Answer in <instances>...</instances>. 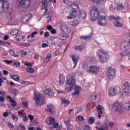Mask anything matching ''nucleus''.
Here are the masks:
<instances>
[{
  "mask_svg": "<svg viewBox=\"0 0 130 130\" xmlns=\"http://www.w3.org/2000/svg\"><path fill=\"white\" fill-rule=\"evenodd\" d=\"M69 12H71L67 16V20H72L80 15L79 5L76 3L71 4L68 7Z\"/></svg>",
  "mask_w": 130,
  "mask_h": 130,
  "instance_id": "nucleus-1",
  "label": "nucleus"
},
{
  "mask_svg": "<svg viewBox=\"0 0 130 130\" xmlns=\"http://www.w3.org/2000/svg\"><path fill=\"white\" fill-rule=\"evenodd\" d=\"M96 56L101 62H106L109 59V55L107 52L101 49L98 50Z\"/></svg>",
  "mask_w": 130,
  "mask_h": 130,
  "instance_id": "nucleus-2",
  "label": "nucleus"
},
{
  "mask_svg": "<svg viewBox=\"0 0 130 130\" xmlns=\"http://www.w3.org/2000/svg\"><path fill=\"white\" fill-rule=\"evenodd\" d=\"M113 108L115 112H117L119 114H123L125 112V109L123 107V106L120 103H119L118 101L114 103Z\"/></svg>",
  "mask_w": 130,
  "mask_h": 130,
  "instance_id": "nucleus-3",
  "label": "nucleus"
},
{
  "mask_svg": "<svg viewBox=\"0 0 130 130\" xmlns=\"http://www.w3.org/2000/svg\"><path fill=\"white\" fill-rule=\"evenodd\" d=\"M109 19L110 21H112V22H113L115 27H121L123 26L122 23L119 21L121 20V18H120L119 16L115 17L113 15H110Z\"/></svg>",
  "mask_w": 130,
  "mask_h": 130,
  "instance_id": "nucleus-4",
  "label": "nucleus"
},
{
  "mask_svg": "<svg viewBox=\"0 0 130 130\" xmlns=\"http://www.w3.org/2000/svg\"><path fill=\"white\" fill-rule=\"evenodd\" d=\"M100 15H102L101 13L98 11V9L96 7H93L90 10L89 17L91 21H96L97 18H98Z\"/></svg>",
  "mask_w": 130,
  "mask_h": 130,
  "instance_id": "nucleus-5",
  "label": "nucleus"
},
{
  "mask_svg": "<svg viewBox=\"0 0 130 130\" xmlns=\"http://www.w3.org/2000/svg\"><path fill=\"white\" fill-rule=\"evenodd\" d=\"M34 100L36 102L37 106H41L44 104V97L39 93H35V97Z\"/></svg>",
  "mask_w": 130,
  "mask_h": 130,
  "instance_id": "nucleus-6",
  "label": "nucleus"
},
{
  "mask_svg": "<svg viewBox=\"0 0 130 130\" xmlns=\"http://www.w3.org/2000/svg\"><path fill=\"white\" fill-rule=\"evenodd\" d=\"M17 2H20L19 5L20 8L23 11H27L31 4V0H17Z\"/></svg>",
  "mask_w": 130,
  "mask_h": 130,
  "instance_id": "nucleus-7",
  "label": "nucleus"
},
{
  "mask_svg": "<svg viewBox=\"0 0 130 130\" xmlns=\"http://www.w3.org/2000/svg\"><path fill=\"white\" fill-rule=\"evenodd\" d=\"M67 83L70 86L69 87L67 88V91L71 92L73 90V87L76 84V78L73 76H69Z\"/></svg>",
  "mask_w": 130,
  "mask_h": 130,
  "instance_id": "nucleus-8",
  "label": "nucleus"
},
{
  "mask_svg": "<svg viewBox=\"0 0 130 130\" xmlns=\"http://www.w3.org/2000/svg\"><path fill=\"white\" fill-rule=\"evenodd\" d=\"M120 92V87L119 86H115V87H111L109 89V95L110 97H113L117 95Z\"/></svg>",
  "mask_w": 130,
  "mask_h": 130,
  "instance_id": "nucleus-9",
  "label": "nucleus"
},
{
  "mask_svg": "<svg viewBox=\"0 0 130 130\" xmlns=\"http://www.w3.org/2000/svg\"><path fill=\"white\" fill-rule=\"evenodd\" d=\"M107 18L104 15H100L98 18L97 23L100 26H106L107 25Z\"/></svg>",
  "mask_w": 130,
  "mask_h": 130,
  "instance_id": "nucleus-10",
  "label": "nucleus"
},
{
  "mask_svg": "<svg viewBox=\"0 0 130 130\" xmlns=\"http://www.w3.org/2000/svg\"><path fill=\"white\" fill-rule=\"evenodd\" d=\"M115 69H113L111 67L108 68L107 76L110 80H113L115 78Z\"/></svg>",
  "mask_w": 130,
  "mask_h": 130,
  "instance_id": "nucleus-11",
  "label": "nucleus"
},
{
  "mask_svg": "<svg viewBox=\"0 0 130 130\" xmlns=\"http://www.w3.org/2000/svg\"><path fill=\"white\" fill-rule=\"evenodd\" d=\"M87 72L89 74H95V75H97L100 72V68L95 66H89Z\"/></svg>",
  "mask_w": 130,
  "mask_h": 130,
  "instance_id": "nucleus-12",
  "label": "nucleus"
},
{
  "mask_svg": "<svg viewBox=\"0 0 130 130\" xmlns=\"http://www.w3.org/2000/svg\"><path fill=\"white\" fill-rule=\"evenodd\" d=\"M82 90L81 87L76 85L74 88V91L72 93V97L73 98H79L80 96V92Z\"/></svg>",
  "mask_w": 130,
  "mask_h": 130,
  "instance_id": "nucleus-13",
  "label": "nucleus"
},
{
  "mask_svg": "<svg viewBox=\"0 0 130 130\" xmlns=\"http://www.w3.org/2000/svg\"><path fill=\"white\" fill-rule=\"evenodd\" d=\"M2 8L3 12L5 13L9 12V10H10V3L7 0L2 3Z\"/></svg>",
  "mask_w": 130,
  "mask_h": 130,
  "instance_id": "nucleus-14",
  "label": "nucleus"
},
{
  "mask_svg": "<svg viewBox=\"0 0 130 130\" xmlns=\"http://www.w3.org/2000/svg\"><path fill=\"white\" fill-rule=\"evenodd\" d=\"M60 28L64 33H66V34H70V33H71V30H70V28L68 25L61 23Z\"/></svg>",
  "mask_w": 130,
  "mask_h": 130,
  "instance_id": "nucleus-15",
  "label": "nucleus"
},
{
  "mask_svg": "<svg viewBox=\"0 0 130 130\" xmlns=\"http://www.w3.org/2000/svg\"><path fill=\"white\" fill-rule=\"evenodd\" d=\"M96 108L99 114V118H101V116L102 114H103V111H102V110H103V107H102L101 105H99L96 106Z\"/></svg>",
  "mask_w": 130,
  "mask_h": 130,
  "instance_id": "nucleus-16",
  "label": "nucleus"
},
{
  "mask_svg": "<svg viewBox=\"0 0 130 130\" xmlns=\"http://www.w3.org/2000/svg\"><path fill=\"white\" fill-rule=\"evenodd\" d=\"M44 93L45 95H47L48 96H51V97H52V96H54V93L50 88H46L45 90Z\"/></svg>",
  "mask_w": 130,
  "mask_h": 130,
  "instance_id": "nucleus-17",
  "label": "nucleus"
},
{
  "mask_svg": "<svg viewBox=\"0 0 130 130\" xmlns=\"http://www.w3.org/2000/svg\"><path fill=\"white\" fill-rule=\"evenodd\" d=\"M123 90L127 95H130V85L129 84L126 83L124 85Z\"/></svg>",
  "mask_w": 130,
  "mask_h": 130,
  "instance_id": "nucleus-18",
  "label": "nucleus"
},
{
  "mask_svg": "<svg viewBox=\"0 0 130 130\" xmlns=\"http://www.w3.org/2000/svg\"><path fill=\"white\" fill-rule=\"evenodd\" d=\"M71 58L75 63L74 68H76L77 67V64H78V62L79 61V57H77V55L74 54L71 56Z\"/></svg>",
  "mask_w": 130,
  "mask_h": 130,
  "instance_id": "nucleus-19",
  "label": "nucleus"
},
{
  "mask_svg": "<svg viewBox=\"0 0 130 130\" xmlns=\"http://www.w3.org/2000/svg\"><path fill=\"white\" fill-rule=\"evenodd\" d=\"M74 49L76 51H82L83 50V49H86V46H85L84 45L77 46L74 47Z\"/></svg>",
  "mask_w": 130,
  "mask_h": 130,
  "instance_id": "nucleus-20",
  "label": "nucleus"
},
{
  "mask_svg": "<svg viewBox=\"0 0 130 130\" xmlns=\"http://www.w3.org/2000/svg\"><path fill=\"white\" fill-rule=\"evenodd\" d=\"M47 110L48 112H50V113H54V112H55L54 107H53V105L51 104L48 105Z\"/></svg>",
  "mask_w": 130,
  "mask_h": 130,
  "instance_id": "nucleus-21",
  "label": "nucleus"
},
{
  "mask_svg": "<svg viewBox=\"0 0 130 130\" xmlns=\"http://www.w3.org/2000/svg\"><path fill=\"white\" fill-rule=\"evenodd\" d=\"M46 121L48 124H53L55 122V120L54 118L49 117L46 119Z\"/></svg>",
  "mask_w": 130,
  "mask_h": 130,
  "instance_id": "nucleus-22",
  "label": "nucleus"
},
{
  "mask_svg": "<svg viewBox=\"0 0 130 130\" xmlns=\"http://www.w3.org/2000/svg\"><path fill=\"white\" fill-rule=\"evenodd\" d=\"M68 37L69 36L64 34H60L58 35V38L59 39H60V40H66V39H68Z\"/></svg>",
  "mask_w": 130,
  "mask_h": 130,
  "instance_id": "nucleus-23",
  "label": "nucleus"
},
{
  "mask_svg": "<svg viewBox=\"0 0 130 130\" xmlns=\"http://www.w3.org/2000/svg\"><path fill=\"white\" fill-rule=\"evenodd\" d=\"M65 79L64 76L62 74L59 75V83L60 85H63L64 83Z\"/></svg>",
  "mask_w": 130,
  "mask_h": 130,
  "instance_id": "nucleus-24",
  "label": "nucleus"
},
{
  "mask_svg": "<svg viewBox=\"0 0 130 130\" xmlns=\"http://www.w3.org/2000/svg\"><path fill=\"white\" fill-rule=\"evenodd\" d=\"M25 38V36L22 35L21 34L18 33L16 37L17 41H22L23 39Z\"/></svg>",
  "mask_w": 130,
  "mask_h": 130,
  "instance_id": "nucleus-25",
  "label": "nucleus"
},
{
  "mask_svg": "<svg viewBox=\"0 0 130 130\" xmlns=\"http://www.w3.org/2000/svg\"><path fill=\"white\" fill-rule=\"evenodd\" d=\"M8 18L9 20V21H11V20H13L15 18V15L14 14V12L13 11H11L8 16Z\"/></svg>",
  "mask_w": 130,
  "mask_h": 130,
  "instance_id": "nucleus-26",
  "label": "nucleus"
},
{
  "mask_svg": "<svg viewBox=\"0 0 130 130\" xmlns=\"http://www.w3.org/2000/svg\"><path fill=\"white\" fill-rule=\"evenodd\" d=\"M19 21L16 18H13L9 21L10 25H17Z\"/></svg>",
  "mask_w": 130,
  "mask_h": 130,
  "instance_id": "nucleus-27",
  "label": "nucleus"
},
{
  "mask_svg": "<svg viewBox=\"0 0 130 130\" xmlns=\"http://www.w3.org/2000/svg\"><path fill=\"white\" fill-rule=\"evenodd\" d=\"M52 1L53 0H45L44 4V6L45 8H48V7H49V6H50V3H52Z\"/></svg>",
  "mask_w": 130,
  "mask_h": 130,
  "instance_id": "nucleus-28",
  "label": "nucleus"
},
{
  "mask_svg": "<svg viewBox=\"0 0 130 130\" xmlns=\"http://www.w3.org/2000/svg\"><path fill=\"white\" fill-rule=\"evenodd\" d=\"M80 17H81L82 19H85L87 17V13L85 11L80 12V14L78 15Z\"/></svg>",
  "mask_w": 130,
  "mask_h": 130,
  "instance_id": "nucleus-29",
  "label": "nucleus"
},
{
  "mask_svg": "<svg viewBox=\"0 0 130 130\" xmlns=\"http://www.w3.org/2000/svg\"><path fill=\"white\" fill-rule=\"evenodd\" d=\"M51 59V54H48L46 58L44 59V61L45 63H47L49 61H50Z\"/></svg>",
  "mask_w": 130,
  "mask_h": 130,
  "instance_id": "nucleus-30",
  "label": "nucleus"
},
{
  "mask_svg": "<svg viewBox=\"0 0 130 130\" xmlns=\"http://www.w3.org/2000/svg\"><path fill=\"white\" fill-rule=\"evenodd\" d=\"M101 98V94L97 93L94 96V100L96 102H99L100 101V99Z\"/></svg>",
  "mask_w": 130,
  "mask_h": 130,
  "instance_id": "nucleus-31",
  "label": "nucleus"
},
{
  "mask_svg": "<svg viewBox=\"0 0 130 130\" xmlns=\"http://www.w3.org/2000/svg\"><path fill=\"white\" fill-rule=\"evenodd\" d=\"M124 107L126 110H130V102H127L124 104Z\"/></svg>",
  "mask_w": 130,
  "mask_h": 130,
  "instance_id": "nucleus-32",
  "label": "nucleus"
},
{
  "mask_svg": "<svg viewBox=\"0 0 130 130\" xmlns=\"http://www.w3.org/2000/svg\"><path fill=\"white\" fill-rule=\"evenodd\" d=\"M10 54H11V55L13 56L14 57H19V54H16V53H15V51H14V50H10Z\"/></svg>",
  "mask_w": 130,
  "mask_h": 130,
  "instance_id": "nucleus-33",
  "label": "nucleus"
},
{
  "mask_svg": "<svg viewBox=\"0 0 130 130\" xmlns=\"http://www.w3.org/2000/svg\"><path fill=\"white\" fill-rule=\"evenodd\" d=\"M62 103L63 106H67V105H69V104H70V101L66 99H62Z\"/></svg>",
  "mask_w": 130,
  "mask_h": 130,
  "instance_id": "nucleus-34",
  "label": "nucleus"
},
{
  "mask_svg": "<svg viewBox=\"0 0 130 130\" xmlns=\"http://www.w3.org/2000/svg\"><path fill=\"white\" fill-rule=\"evenodd\" d=\"M10 93L11 94H13L14 96H17V95L19 93L18 90H17L16 89H11L10 90Z\"/></svg>",
  "mask_w": 130,
  "mask_h": 130,
  "instance_id": "nucleus-35",
  "label": "nucleus"
},
{
  "mask_svg": "<svg viewBox=\"0 0 130 130\" xmlns=\"http://www.w3.org/2000/svg\"><path fill=\"white\" fill-rule=\"evenodd\" d=\"M64 122L67 126H68V127H70V118L66 117L64 120Z\"/></svg>",
  "mask_w": 130,
  "mask_h": 130,
  "instance_id": "nucleus-36",
  "label": "nucleus"
},
{
  "mask_svg": "<svg viewBox=\"0 0 130 130\" xmlns=\"http://www.w3.org/2000/svg\"><path fill=\"white\" fill-rule=\"evenodd\" d=\"M84 120V117L82 116H78L76 118V121H78L79 122H80V121H83Z\"/></svg>",
  "mask_w": 130,
  "mask_h": 130,
  "instance_id": "nucleus-37",
  "label": "nucleus"
},
{
  "mask_svg": "<svg viewBox=\"0 0 130 130\" xmlns=\"http://www.w3.org/2000/svg\"><path fill=\"white\" fill-rule=\"evenodd\" d=\"M88 122L89 124H93V123L95 122V119L92 117H90L88 119Z\"/></svg>",
  "mask_w": 130,
  "mask_h": 130,
  "instance_id": "nucleus-38",
  "label": "nucleus"
},
{
  "mask_svg": "<svg viewBox=\"0 0 130 130\" xmlns=\"http://www.w3.org/2000/svg\"><path fill=\"white\" fill-rule=\"evenodd\" d=\"M35 70H34V69L33 68H28L27 69H26V72H27V73H29V74H33V73H34Z\"/></svg>",
  "mask_w": 130,
  "mask_h": 130,
  "instance_id": "nucleus-39",
  "label": "nucleus"
},
{
  "mask_svg": "<svg viewBox=\"0 0 130 130\" xmlns=\"http://www.w3.org/2000/svg\"><path fill=\"white\" fill-rule=\"evenodd\" d=\"M81 38L84 40H90L91 36H81Z\"/></svg>",
  "mask_w": 130,
  "mask_h": 130,
  "instance_id": "nucleus-40",
  "label": "nucleus"
},
{
  "mask_svg": "<svg viewBox=\"0 0 130 130\" xmlns=\"http://www.w3.org/2000/svg\"><path fill=\"white\" fill-rule=\"evenodd\" d=\"M12 79L16 81V82H18V81H20V77L17 76V75H13L12 76Z\"/></svg>",
  "mask_w": 130,
  "mask_h": 130,
  "instance_id": "nucleus-41",
  "label": "nucleus"
},
{
  "mask_svg": "<svg viewBox=\"0 0 130 130\" xmlns=\"http://www.w3.org/2000/svg\"><path fill=\"white\" fill-rule=\"evenodd\" d=\"M13 66H16V68H19L20 66H21V62H17L16 61H13Z\"/></svg>",
  "mask_w": 130,
  "mask_h": 130,
  "instance_id": "nucleus-42",
  "label": "nucleus"
},
{
  "mask_svg": "<svg viewBox=\"0 0 130 130\" xmlns=\"http://www.w3.org/2000/svg\"><path fill=\"white\" fill-rule=\"evenodd\" d=\"M28 55V52L24 51V50H22L20 53V56L22 57H23L24 56H26V55Z\"/></svg>",
  "mask_w": 130,
  "mask_h": 130,
  "instance_id": "nucleus-43",
  "label": "nucleus"
},
{
  "mask_svg": "<svg viewBox=\"0 0 130 130\" xmlns=\"http://www.w3.org/2000/svg\"><path fill=\"white\" fill-rule=\"evenodd\" d=\"M99 130H108V126L107 125H105V126L102 125L100 127Z\"/></svg>",
  "mask_w": 130,
  "mask_h": 130,
  "instance_id": "nucleus-44",
  "label": "nucleus"
},
{
  "mask_svg": "<svg viewBox=\"0 0 130 130\" xmlns=\"http://www.w3.org/2000/svg\"><path fill=\"white\" fill-rule=\"evenodd\" d=\"M114 124H115V123H114V122H113V121H112V122H110L108 124L107 126H108V127H109V128H112V127H113V126H114Z\"/></svg>",
  "mask_w": 130,
  "mask_h": 130,
  "instance_id": "nucleus-45",
  "label": "nucleus"
},
{
  "mask_svg": "<svg viewBox=\"0 0 130 130\" xmlns=\"http://www.w3.org/2000/svg\"><path fill=\"white\" fill-rule=\"evenodd\" d=\"M18 33V29H13L11 31V34L12 35H16V34Z\"/></svg>",
  "mask_w": 130,
  "mask_h": 130,
  "instance_id": "nucleus-46",
  "label": "nucleus"
},
{
  "mask_svg": "<svg viewBox=\"0 0 130 130\" xmlns=\"http://www.w3.org/2000/svg\"><path fill=\"white\" fill-rule=\"evenodd\" d=\"M10 103H11V106L12 107H15L17 106V102H16V101L15 100H13L10 102Z\"/></svg>",
  "mask_w": 130,
  "mask_h": 130,
  "instance_id": "nucleus-47",
  "label": "nucleus"
},
{
  "mask_svg": "<svg viewBox=\"0 0 130 130\" xmlns=\"http://www.w3.org/2000/svg\"><path fill=\"white\" fill-rule=\"evenodd\" d=\"M128 53L126 52H123L121 54H119V55H120L121 57H124V56H126V55H128Z\"/></svg>",
  "mask_w": 130,
  "mask_h": 130,
  "instance_id": "nucleus-48",
  "label": "nucleus"
},
{
  "mask_svg": "<svg viewBox=\"0 0 130 130\" xmlns=\"http://www.w3.org/2000/svg\"><path fill=\"white\" fill-rule=\"evenodd\" d=\"M124 8V6L122 4H120L117 5V9L118 10H123Z\"/></svg>",
  "mask_w": 130,
  "mask_h": 130,
  "instance_id": "nucleus-49",
  "label": "nucleus"
},
{
  "mask_svg": "<svg viewBox=\"0 0 130 130\" xmlns=\"http://www.w3.org/2000/svg\"><path fill=\"white\" fill-rule=\"evenodd\" d=\"M12 119L14 121H18V116H17V115H15V114H12Z\"/></svg>",
  "mask_w": 130,
  "mask_h": 130,
  "instance_id": "nucleus-50",
  "label": "nucleus"
},
{
  "mask_svg": "<svg viewBox=\"0 0 130 130\" xmlns=\"http://www.w3.org/2000/svg\"><path fill=\"white\" fill-rule=\"evenodd\" d=\"M73 26H78L79 25V21L77 20H74L72 22Z\"/></svg>",
  "mask_w": 130,
  "mask_h": 130,
  "instance_id": "nucleus-51",
  "label": "nucleus"
},
{
  "mask_svg": "<svg viewBox=\"0 0 130 130\" xmlns=\"http://www.w3.org/2000/svg\"><path fill=\"white\" fill-rule=\"evenodd\" d=\"M22 104H23L24 107H25L26 108H27L28 107V105L29 104V103H28V102H23L22 103Z\"/></svg>",
  "mask_w": 130,
  "mask_h": 130,
  "instance_id": "nucleus-52",
  "label": "nucleus"
},
{
  "mask_svg": "<svg viewBox=\"0 0 130 130\" xmlns=\"http://www.w3.org/2000/svg\"><path fill=\"white\" fill-rule=\"evenodd\" d=\"M33 63L28 62H24V66H26V67H32V65Z\"/></svg>",
  "mask_w": 130,
  "mask_h": 130,
  "instance_id": "nucleus-53",
  "label": "nucleus"
},
{
  "mask_svg": "<svg viewBox=\"0 0 130 130\" xmlns=\"http://www.w3.org/2000/svg\"><path fill=\"white\" fill-rule=\"evenodd\" d=\"M21 46H24L25 47H28V46H30V43H22L21 44Z\"/></svg>",
  "mask_w": 130,
  "mask_h": 130,
  "instance_id": "nucleus-54",
  "label": "nucleus"
},
{
  "mask_svg": "<svg viewBox=\"0 0 130 130\" xmlns=\"http://www.w3.org/2000/svg\"><path fill=\"white\" fill-rule=\"evenodd\" d=\"M4 61H5V62L8 64H10V63H13V60H4Z\"/></svg>",
  "mask_w": 130,
  "mask_h": 130,
  "instance_id": "nucleus-55",
  "label": "nucleus"
},
{
  "mask_svg": "<svg viewBox=\"0 0 130 130\" xmlns=\"http://www.w3.org/2000/svg\"><path fill=\"white\" fill-rule=\"evenodd\" d=\"M44 37L45 38H48V37H49V32L48 31L45 32Z\"/></svg>",
  "mask_w": 130,
  "mask_h": 130,
  "instance_id": "nucleus-56",
  "label": "nucleus"
},
{
  "mask_svg": "<svg viewBox=\"0 0 130 130\" xmlns=\"http://www.w3.org/2000/svg\"><path fill=\"white\" fill-rule=\"evenodd\" d=\"M28 118L30 119V121H32V120H33L34 117L33 116V115H31V114H29L28 115Z\"/></svg>",
  "mask_w": 130,
  "mask_h": 130,
  "instance_id": "nucleus-57",
  "label": "nucleus"
},
{
  "mask_svg": "<svg viewBox=\"0 0 130 130\" xmlns=\"http://www.w3.org/2000/svg\"><path fill=\"white\" fill-rule=\"evenodd\" d=\"M7 98L8 101H9V102H12V101H13V99H12V96H11L7 95Z\"/></svg>",
  "mask_w": 130,
  "mask_h": 130,
  "instance_id": "nucleus-58",
  "label": "nucleus"
},
{
  "mask_svg": "<svg viewBox=\"0 0 130 130\" xmlns=\"http://www.w3.org/2000/svg\"><path fill=\"white\" fill-rule=\"evenodd\" d=\"M38 32L37 31H34L31 34V38H34V37L35 35H37Z\"/></svg>",
  "mask_w": 130,
  "mask_h": 130,
  "instance_id": "nucleus-59",
  "label": "nucleus"
},
{
  "mask_svg": "<svg viewBox=\"0 0 130 130\" xmlns=\"http://www.w3.org/2000/svg\"><path fill=\"white\" fill-rule=\"evenodd\" d=\"M23 120L24 122H27L28 121V117L26 116H24L23 118Z\"/></svg>",
  "mask_w": 130,
  "mask_h": 130,
  "instance_id": "nucleus-60",
  "label": "nucleus"
},
{
  "mask_svg": "<svg viewBox=\"0 0 130 130\" xmlns=\"http://www.w3.org/2000/svg\"><path fill=\"white\" fill-rule=\"evenodd\" d=\"M6 101V100L5 99V98L3 96H0V102H5Z\"/></svg>",
  "mask_w": 130,
  "mask_h": 130,
  "instance_id": "nucleus-61",
  "label": "nucleus"
},
{
  "mask_svg": "<svg viewBox=\"0 0 130 130\" xmlns=\"http://www.w3.org/2000/svg\"><path fill=\"white\" fill-rule=\"evenodd\" d=\"M8 125H9V126H10V127H11V128H14V125L12 123H8Z\"/></svg>",
  "mask_w": 130,
  "mask_h": 130,
  "instance_id": "nucleus-62",
  "label": "nucleus"
},
{
  "mask_svg": "<svg viewBox=\"0 0 130 130\" xmlns=\"http://www.w3.org/2000/svg\"><path fill=\"white\" fill-rule=\"evenodd\" d=\"M84 129H85V130H91V129L90 128V127H89V126H87V125L84 126Z\"/></svg>",
  "mask_w": 130,
  "mask_h": 130,
  "instance_id": "nucleus-63",
  "label": "nucleus"
},
{
  "mask_svg": "<svg viewBox=\"0 0 130 130\" xmlns=\"http://www.w3.org/2000/svg\"><path fill=\"white\" fill-rule=\"evenodd\" d=\"M52 26H51V25H48V26H47V29H48V30H49V31H50V30H52Z\"/></svg>",
  "mask_w": 130,
  "mask_h": 130,
  "instance_id": "nucleus-64",
  "label": "nucleus"
}]
</instances>
